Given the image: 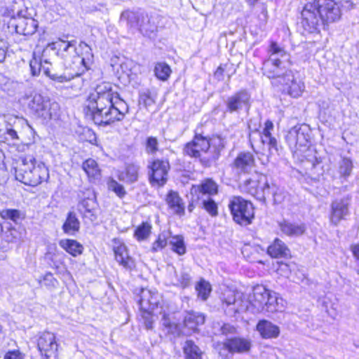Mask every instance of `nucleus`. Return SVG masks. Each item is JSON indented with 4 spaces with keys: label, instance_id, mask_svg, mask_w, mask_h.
Segmentation results:
<instances>
[{
    "label": "nucleus",
    "instance_id": "0e129e2a",
    "mask_svg": "<svg viewBox=\"0 0 359 359\" xmlns=\"http://www.w3.org/2000/svg\"><path fill=\"white\" fill-rule=\"evenodd\" d=\"M8 231L5 232L6 239L8 242H13L14 239L18 237V231L15 229L11 228L10 226H6Z\"/></svg>",
    "mask_w": 359,
    "mask_h": 359
},
{
    "label": "nucleus",
    "instance_id": "bf43d9fd",
    "mask_svg": "<svg viewBox=\"0 0 359 359\" xmlns=\"http://www.w3.org/2000/svg\"><path fill=\"white\" fill-rule=\"evenodd\" d=\"M140 103L143 104L146 108H148L155 103V100L151 96L150 92H147L140 95Z\"/></svg>",
    "mask_w": 359,
    "mask_h": 359
},
{
    "label": "nucleus",
    "instance_id": "2eb2a0df",
    "mask_svg": "<svg viewBox=\"0 0 359 359\" xmlns=\"http://www.w3.org/2000/svg\"><path fill=\"white\" fill-rule=\"evenodd\" d=\"M218 347L222 359H226L228 353L240 354L249 353L252 347V341L249 338L233 337L227 339Z\"/></svg>",
    "mask_w": 359,
    "mask_h": 359
},
{
    "label": "nucleus",
    "instance_id": "20e7f679",
    "mask_svg": "<svg viewBox=\"0 0 359 359\" xmlns=\"http://www.w3.org/2000/svg\"><path fill=\"white\" fill-rule=\"evenodd\" d=\"M34 138L35 131L26 119L15 116H9L6 119L0 117V142L28 146L34 142Z\"/></svg>",
    "mask_w": 359,
    "mask_h": 359
},
{
    "label": "nucleus",
    "instance_id": "c85d7f7f",
    "mask_svg": "<svg viewBox=\"0 0 359 359\" xmlns=\"http://www.w3.org/2000/svg\"><path fill=\"white\" fill-rule=\"evenodd\" d=\"M62 229L65 233L70 236L74 235L79 231L80 222L74 212L70 211L67 213Z\"/></svg>",
    "mask_w": 359,
    "mask_h": 359
},
{
    "label": "nucleus",
    "instance_id": "f3484780",
    "mask_svg": "<svg viewBox=\"0 0 359 359\" xmlns=\"http://www.w3.org/2000/svg\"><path fill=\"white\" fill-rule=\"evenodd\" d=\"M82 197L79 205L80 211L84 218L89 219L91 222H95L97 219L98 209L95 192L88 189Z\"/></svg>",
    "mask_w": 359,
    "mask_h": 359
},
{
    "label": "nucleus",
    "instance_id": "f03ea898",
    "mask_svg": "<svg viewBox=\"0 0 359 359\" xmlns=\"http://www.w3.org/2000/svg\"><path fill=\"white\" fill-rule=\"evenodd\" d=\"M224 147V140L219 136L208 138L196 133L193 140L184 145L183 153L199 158L203 166L210 168L218 161Z\"/></svg>",
    "mask_w": 359,
    "mask_h": 359
},
{
    "label": "nucleus",
    "instance_id": "8fccbe9b",
    "mask_svg": "<svg viewBox=\"0 0 359 359\" xmlns=\"http://www.w3.org/2000/svg\"><path fill=\"white\" fill-rule=\"evenodd\" d=\"M202 207L212 217H216L218 215V207L215 201L210 196L202 201Z\"/></svg>",
    "mask_w": 359,
    "mask_h": 359
},
{
    "label": "nucleus",
    "instance_id": "a878e982",
    "mask_svg": "<svg viewBox=\"0 0 359 359\" xmlns=\"http://www.w3.org/2000/svg\"><path fill=\"white\" fill-rule=\"evenodd\" d=\"M280 231L285 235L290 237H298L303 235L306 226L304 223H291L284 221L279 224Z\"/></svg>",
    "mask_w": 359,
    "mask_h": 359
},
{
    "label": "nucleus",
    "instance_id": "c756f323",
    "mask_svg": "<svg viewBox=\"0 0 359 359\" xmlns=\"http://www.w3.org/2000/svg\"><path fill=\"white\" fill-rule=\"evenodd\" d=\"M166 202L176 214L180 215L184 214V205L177 192L170 191L166 197Z\"/></svg>",
    "mask_w": 359,
    "mask_h": 359
},
{
    "label": "nucleus",
    "instance_id": "4be33fe9",
    "mask_svg": "<svg viewBox=\"0 0 359 359\" xmlns=\"http://www.w3.org/2000/svg\"><path fill=\"white\" fill-rule=\"evenodd\" d=\"M254 166L255 158L250 152L240 153L233 163V167L241 172H248Z\"/></svg>",
    "mask_w": 359,
    "mask_h": 359
},
{
    "label": "nucleus",
    "instance_id": "c03bdc74",
    "mask_svg": "<svg viewBox=\"0 0 359 359\" xmlns=\"http://www.w3.org/2000/svg\"><path fill=\"white\" fill-rule=\"evenodd\" d=\"M169 244L172 247V250L180 255H182L186 252V246L184 238L182 236H176L172 237L169 241Z\"/></svg>",
    "mask_w": 359,
    "mask_h": 359
},
{
    "label": "nucleus",
    "instance_id": "f8f14e48",
    "mask_svg": "<svg viewBox=\"0 0 359 359\" xmlns=\"http://www.w3.org/2000/svg\"><path fill=\"white\" fill-rule=\"evenodd\" d=\"M250 301L245 298L243 294L234 292H229L224 294L222 299V307L226 315L234 316L236 313L250 312Z\"/></svg>",
    "mask_w": 359,
    "mask_h": 359
},
{
    "label": "nucleus",
    "instance_id": "338daca9",
    "mask_svg": "<svg viewBox=\"0 0 359 359\" xmlns=\"http://www.w3.org/2000/svg\"><path fill=\"white\" fill-rule=\"evenodd\" d=\"M167 330L168 332L176 336H180L181 334L180 325L175 323H173Z\"/></svg>",
    "mask_w": 359,
    "mask_h": 359
},
{
    "label": "nucleus",
    "instance_id": "9d476101",
    "mask_svg": "<svg viewBox=\"0 0 359 359\" xmlns=\"http://www.w3.org/2000/svg\"><path fill=\"white\" fill-rule=\"evenodd\" d=\"M311 130L307 124H297L291 128L285 135V141L292 151L307 148L311 143Z\"/></svg>",
    "mask_w": 359,
    "mask_h": 359
},
{
    "label": "nucleus",
    "instance_id": "5fc2aeb1",
    "mask_svg": "<svg viewBox=\"0 0 359 359\" xmlns=\"http://www.w3.org/2000/svg\"><path fill=\"white\" fill-rule=\"evenodd\" d=\"M168 244L167 236L165 233H160L156 241H155L151 247V252H156L163 249Z\"/></svg>",
    "mask_w": 359,
    "mask_h": 359
},
{
    "label": "nucleus",
    "instance_id": "72a5a7b5",
    "mask_svg": "<svg viewBox=\"0 0 359 359\" xmlns=\"http://www.w3.org/2000/svg\"><path fill=\"white\" fill-rule=\"evenodd\" d=\"M9 32L15 31L17 34L24 36L34 34L38 28V24H7Z\"/></svg>",
    "mask_w": 359,
    "mask_h": 359
},
{
    "label": "nucleus",
    "instance_id": "dca6fc26",
    "mask_svg": "<svg viewBox=\"0 0 359 359\" xmlns=\"http://www.w3.org/2000/svg\"><path fill=\"white\" fill-rule=\"evenodd\" d=\"M351 202V196L347 195L341 198H337L331 203L330 222L337 226L341 220L346 219L350 215L349 208Z\"/></svg>",
    "mask_w": 359,
    "mask_h": 359
},
{
    "label": "nucleus",
    "instance_id": "7ed1b4c3",
    "mask_svg": "<svg viewBox=\"0 0 359 359\" xmlns=\"http://www.w3.org/2000/svg\"><path fill=\"white\" fill-rule=\"evenodd\" d=\"M262 71L264 75L274 79L273 84L280 85V89L293 97H298L304 91V83L295 78L294 72L285 67L281 59L265 60Z\"/></svg>",
    "mask_w": 359,
    "mask_h": 359
},
{
    "label": "nucleus",
    "instance_id": "aec40b11",
    "mask_svg": "<svg viewBox=\"0 0 359 359\" xmlns=\"http://www.w3.org/2000/svg\"><path fill=\"white\" fill-rule=\"evenodd\" d=\"M205 317L203 313L193 310L186 311L184 313L183 325L192 332L198 331V327L205 323Z\"/></svg>",
    "mask_w": 359,
    "mask_h": 359
},
{
    "label": "nucleus",
    "instance_id": "f704fd0d",
    "mask_svg": "<svg viewBox=\"0 0 359 359\" xmlns=\"http://www.w3.org/2000/svg\"><path fill=\"white\" fill-rule=\"evenodd\" d=\"M82 168L91 180H98L101 176V171L97 163L93 158H88L82 164Z\"/></svg>",
    "mask_w": 359,
    "mask_h": 359
},
{
    "label": "nucleus",
    "instance_id": "e433bc0d",
    "mask_svg": "<svg viewBox=\"0 0 359 359\" xmlns=\"http://www.w3.org/2000/svg\"><path fill=\"white\" fill-rule=\"evenodd\" d=\"M259 175H256L252 177L245 180L243 184H241V190L252 196H254L255 194H257L256 189L259 184Z\"/></svg>",
    "mask_w": 359,
    "mask_h": 359
},
{
    "label": "nucleus",
    "instance_id": "a19ab883",
    "mask_svg": "<svg viewBox=\"0 0 359 359\" xmlns=\"http://www.w3.org/2000/svg\"><path fill=\"white\" fill-rule=\"evenodd\" d=\"M353 162L349 158L344 157L339 162L338 172L341 177L346 179L348 177L353 170Z\"/></svg>",
    "mask_w": 359,
    "mask_h": 359
},
{
    "label": "nucleus",
    "instance_id": "412c9836",
    "mask_svg": "<svg viewBox=\"0 0 359 359\" xmlns=\"http://www.w3.org/2000/svg\"><path fill=\"white\" fill-rule=\"evenodd\" d=\"M75 43V41H67L59 39L57 41L47 45L43 50V57H47L50 50H55L57 56L64 58L66 57L65 53H67L70 48H74Z\"/></svg>",
    "mask_w": 359,
    "mask_h": 359
},
{
    "label": "nucleus",
    "instance_id": "b1692460",
    "mask_svg": "<svg viewBox=\"0 0 359 359\" xmlns=\"http://www.w3.org/2000/svg\"><path fill=\"white\" fill-rule=\"evenodd\" d=\"M116 260L125 269L132 270L135 264L134 260L128 255L127 248L121 244L114 249Z\"/></svg>",
    "mask_w": 359,
    "mask_h": 359
},
{
    "label": "nucleus",
    "instance_id": "7c9ffc66",
    "mask_svg": "<svg viewBox=\"0 0 359 359\" xmlns=\"http://www.w3.org/2000/svg\"><path fill=\"white\" fill-rule=\"evenodd\" d=\"M271 184L264 175H259V184L256 189L257 194L254 197L260 201H265L267 196L271 194Z\"/></svg>",
    "mask_w": 359,
    "mask_h": 359
},
{
    "label": "nucleus",
    "instance_id": "1a4fd4ad",
    "mask_svg": "<svg viewBox=\"0 0 359 359\" xmlns=\"http://www.w3.org/2000/svg\"><path fill=\"white\" fill-rule=\"evenodd\" d=\"M228 206L235 222L241 226H247L252 223L254 218V207L250 201L241 196H233Z\"/></svg>",
    "mask_w": 359,
    "mask_h": 359
},
{
    "label": "nucleus",
    "instance_id": "bb28decb",
    "mask_svg": "<svg viewBox=\"0 0 359 359\" xmlns=\"http://www.w3.org/2000/svg\"><path fill=\"white\" fill-rule=\"evenodd\" d=\"M267 253L274 258L288 257L290 256V251L287 245L279 238H276L273 243L267 249Z\"/></svg>",
    "mask_w": 359,
    "mask_h": 359
},
{
    "label": "nucleus",
    "instance_id": "6e6d98bb",
    "mask_svg": "<svg viewBox=\"0 0 359 359\" xmlns=\"http://www.w3.org/2000/svg\"><path fill=\"white\" fill-rule=\"evenodd\" d=\"M120 67L123 73L130 76L133 74H136L135 69L138 66L133 60H127L121 64Z\"/></svg>",
    "mask_w": 359,
    "mask_h": 359
},
{
    "label": "nucleus",
    "instance_id": "4d7b16f0",
    "mask_svg": "<svg viewBox=\"0 0 359 359\" xmlns=\"http://www.w3.org/2000/svg\"><path fill=\"white\" fill-rule=\"evenodd\" d=\"M142 318L144 320V324L145 327L147 330H152L153 329V324H154V316L151 314V310L147 311H140Z\"/></svg>",
    "mask_w": 359,
    "mask_h": 359
},
{
    "label": "nucleus",
    "instance_id": "79ce46f5",
    "mask_svg": "<svg viewBox=\"0 0 359 359\" xmlns=\"http://www.w3.org/2000/svg\"><path fill=\"white\" fill-rule=\"evenodd\" d=\"M0 216L2 219H10L15 223H18L24 219L23 213L16 209H4L0 212Z\"/></svg>",
    "mask_w": 359,
    "mask_h": 359
},
{
    "label": "nucleus",
    "instance_id": "e2e57ef3",
    "mask_svg": "<svg viewBox=\"0 0 359 359\" xmlns=\"http://www.w3.org/2000/svg\"><path fill=\"white\" fill-rule=\"evenodd\" d=\"M4 359H24V355L19 350L8 351Z\"/></svg>",
    "mask_w": 359,
    "mask_h": 359
},
{
    "label": "nucleus",
    "instance_id": "a18cd8bd",
    "mask_svg": "<svg viewBox=\"0 0 359 359\" xmlns=\"http://www.w3.org/2000/svg\"><path fill=\"white\" fill-rule=\"evenodd\" d=\"M144 149L145 152L148 155H156L159 151V143L158 139L154 136L147 137L145 140Z\"/></svg>",
    "mask_w": 359,
    "mask_h": 359
},
{
    "label": "nucleus",
    "instance_id": "423d86ee",
    "mask_svg": "<svg viewBox=\"0 0 359 359\" xmlns=\"http://www.w3.org/2000/svg\"><path fill=\"white\" fill-rule=\"evenodd\" d=\"M336 0H313L307 3L302 11V17L305 22H313L317 15L322 22H334L340 18V10Z\"/></svg>",
    "mask_w": 359,
    "mask_h": 359
},
{
    "label": "nucleus",
    "instance_id": "39448f33",
    "mask_svg": "<svg viewBox=\"0 0 359 359\" xmlns=\"http://www.w3.org/2000/svg\"><path fill=\"white\" fill-rule=\"evenodd\" d=\"M32 156L20 157L14 167L15 179L28 186H36L49 177L48 168L43 163H39Z\"/></svg>",
    "mask_w": 359,
    "mask_h": 359
},
{
    "label": "nucleus",
    "instance_id": "680f3d73",
    "mask_svg": "<svg viewBox=\"0 0 359 359\" xmlns=\"http://www.w3.org/2000/svg\"><path fill=\"white\" fill-rule=\"evenodd\" d=\"M236 332V328L229 324V323H223L222 325L219 327V334L222 335H228L229 334H234Z\"/></svg>",
    "mask_w": 359,
    "mask_h": 359
},
{
    "label": "nucleus",
    "instance_id": "cd10ccee",
    "mask_svg": "<svg viewBox=\"0 0 359 359\" xmlns=\"http://www.w3.org/2000/svg\"><path fill=\"white\" fill-rule=\"evenodd\" d=\"M185 359H203V351L192 339H187L182 346Z\"/></svg>",
    "mask_w": 359,
    "mask_h": 359
},
{
    "label": "nucleus",
    "instance_id": "de8ad7c7",
    "mask_svg": "<svg viewBox=\"0 0 359 359\" xmlns=\"http://www.w3.org/2000/svg\"><path fill=\"white\" fill-rule=\"evenodd\" d=\"M312 166L310 170L311 177L316 180H319L320 177L323 175L324 169L322 165V158L320 157L315 158V161L312 162Z\"/></svg>",
    "mask_w": 359,
    "mask_h": 359
},
{
    "label": "nucleus",
    "instance_id": "473e14b6",
    "mask_svg": "<svg viewBox=\"0 0 359 359\" xmlns=\"http://www.w3.org/2000/svg\"><path fill=\"white\" fill-rule=\"evenodd\" d=\"M195 189L203 194L209 196L215 195L218 193V185L212 178L203 180L200 184L193 186L192 189Z\"/></svg>",
    "mask_w": 359,
    "mask_h": 359
},
{
    "label": "nucleus",
    "instance_id": "4468645a",
    "mask_svg": "<svg viewBox=\"0 0 359 359\" xmlns=\"http://www.w3.org/2000/svg\"><path fill=\"white\" fill-rule=\"evenodd\" d=\"M147 168L149 180L152 186L162 187L166 183L170 168L168 159H154L149 163Z\"/></svg>",
    "mask_w": 359,
    "mask_h": 359
},
{
    "label": "nucleus",
    "instance_id": "9b49d317",
    "mask_svg": "<svg viewBox=\"0 0 359 359\" xmlns=\"http://www.w3.org/2000/svg\"><path fill=\"white\" fill-rule=\"evenodd\" d=\"M29 67L33 76H38L43 71L46 76L57 83H64L72 79V76H67L65 74L52 73L50 69L53 67L52 64L46 57H43V53L41 56H37L36 52H34L32 58L29 62Z\"/></svg>",
    "mask_w": 359,
    "mask_h": 359
},
{
    "label": "nucleus",
    "instance_id": "864d4df0",
    "mask_svg": "<svg viewBox=\"0 0 359 359\" xmlns=\"http://www.w3.org/2000/svg\"><path fill=\"white\" fill-rule=\"evenodd\" d=\"M139 25L138 29L142 35L149 38H153L156 36L157 27L156 24H136Z\"/></svg>",
    "mask_w": 359,
    "mask_h": 359
},
{
    "label": "nucleus",
    "instance_id": "58836bf2",
    "mask_svg": "<svg viewBox=\"0 0 359 359\" xmlns=\"http://www.w3.org/2000/svg\"><path fill=\"white\" fill-rule=\"evenodd\" d=\"M172 70L165 62H157L154 67L155 76L161 81H165L170 76Z\"/></svg>",
    "mask_w": 359,
    "mask_h": 359
},
{
    "label": "nucleus",
    "instance_id": "09e8293b",
    "mask_svg": "<svg viewBox=\"0 0 359 359\" xmlns=\"http://www.w3.org/2000/svg\"><path fill=\"white\" fill-rule=\"evenodd\" d=\"M151 298V290L147 289H141L138 304L140 311L151 310V306H149V299Z\"/></svg>",
    "mask_w": 359,
    "mask_h": 359
},
{
    "label": "nucleus",
    "instance_id": "a211bd4d",
    "mask_svg": "<svg viewBox=\"0 0 359 359\" xmlns=\"http://www.w3.org/2000/svg\"><path fill=\"white\" fill-rule=\"evenodd\" d=\"M37 346L42 355L48 359L57 349L55 336L50 332H44L38 339Z\"/></svg>",
    "mask_w": 359,
    "mask_h": 359
},
{
    "label": "nucleus",
    "instance_id": "49530a36",
    "mask_svg": "<svg viewBox=\"0 0 359 359\" xmlns=\"http://www.w3.org/2000/svg\"><path fill=\"white\" fill-rule=\"evenodd\" d=\"M196 290L198 292V297L205 301L208 298L212 288L208 282L201 280L196 285Z\"/></svg>",
    "mask_w": 359,
    "mask_h": 359
},
{
    "label": "nucleus",
    "instance_id": "6e6552de",
    "mask_svg": "<svg viewBox=\"0 0 359 359\" xmlns=\"http://www.w3.org/2000/svg\"><path fill=\"white\" fill-rule=\"evenodd\" d=\"M248 130L249 142L255 152H258V149L266 144L269 152L268 156L280 155L281 147H278L276 138L271 135V130L263 129L260 132L256 126L252 127L250 123L248 124Z\"/></svg>",
    "mask_w": 359,
    "mask_h": 359
},
{
    "label": "nucleus",
    "instance_id": "0eeeda50",
    "mask_svg": "<svg viewBox=\"0 0 359 359\" xmlns=\"http://www.w3.org/2000/svg\"><path fill=\"white\" fill-rule=\"evenodd\" d=\"M26 104L32 113L44 120L57 119L60 116V104L48 97L34 93L23 97Z\"/></svg>",
    "mask_w": 359,
    "mask_h": 359
},
{
    "label": "nucleus",
    "instance_id": "393cba45",
    "mask_svg": "<svg viewBox=\"0 0 359 359\" xmlns=\"http://www.w3.org/2000/svg\"><path fill=\"white\" fill-rule=\"evenodd\" d=\"M121 20L127 22H150L151 19L144 10L138 8L123 11L121 15Z\"/></svg>",
    "mask_w": 359,
    "mask_h": 359
},
{
    "label": "nucleus",
    "instance_id": "ddd939ff",
    "mask_svg": "<svg viewBox=\"0 0 359 359\" xmlns=\"http://www.w3.org/2000/svg\"><path fill=\"white\" fill-rule=\"evenodd\" d=\"M251 95L246 89L238 90L226 97L224 102L225 110L224 114H239L243 110L248 111L250 107Z\"/></svg>",
    "mask_w": 359,
    "mask_h": 359
},
{
    "label": "nucleus",
    "instance_id": "3c124183",
    "mask_svg": "<svg viewBox=\"0 0 359 359\" xmlns=\"http://www.w3.org/2000/svg\"><path fill=\"white\" fill-rule=\"evenodd\" d=\"M139 166L135 164H128L126 166L125 172L128 177V184H131L138 180Z\"/></svg>",
    "mask_w": 359,
    "mask_h": 359
},
{
    "label": "nucleus",
    "instance_id": "ea45409f",
    "mask_svg": "<svg viewBox=\"0 0 359 359\" xmlns=\"http://www.w3.org/2000/svg\"><path fill=\"white\" fill-rule=\"evenodd\" d=\"M271 194L273 196V203L281 205L288 199V194L283 188L271 184Z\"/></svg>",
    "mask_w": 359,
    "mask_h": 359
},
{
    "label": "nucleus",
    "instance_id": "13d9d810",
    "mask_svg": "<svg viewBox=\"0 0 359 359\" xmlns=\"http://www.w3.org/2000/svg\"><path fill=\"white\" fill-rule=\"evenodd\" d=\"M318 25L319 24H301V27L299 29H302V34L304 35L318 34L320 32L319 28L318 27Z\"/></svg>",
    "mask_w": 359,
    "mask_h": 359
},
{
    "label": "nucleus",
    "instance_id": "052dcab7",
    "mask_svg": "<svg viewBox=\"0 0 359 359\" xmlns=\"http://www.w3.org/2000/svg\"><path fill=\"white\" fill-rule=\"evenodd\" d=\"M191 281V276L184 271H182L178 277V284L182 287H187L190 285Z\"/></svg>",
    "mask_w": 359,
    "mask_h": 359
},
{
    "label": "nucleus",
    "instance_id": "774afa93",
    "mask_svg": "<svg viewBox=\"0 0 359 359\" xmlns=\"http://www.w3.org/2000/svg\"><path fill=\"white\" fill-rule=\"evenodd\" d=\"M224 69L222 66L217 67L214 76L218 81H222L224 79Z\"/></svg>",
    "mask_w": 359,
    "mask_h": 359
},
{
    "label": "nucleus",
    "instance_id": "69168bd1",
    "mask_svg": "<svg viewBox=\"0 0 359 359\" xmlns=\"http://www.w3.org/2000/svg\"><path fill=\"white\" fill-rule=\"evenodd\" d=\"M158 294L156 292H152L151 291V298L149 299V306H151V311H153L155 308L158 306Z\"/></svg>",
    "mask_w": 359,
    "mask_h": 359
},
{
    "label": "nucleus",
    "instance_id": "f257e3e1",
    "mask_svg": "<svg viewBox=\"0 0 359 359\" xmlns=\"http://www.w3.org/2000/svg\"><path fill=\"white\" fill-rule=\"evenodd\" d=\"M83 111L95 124L107 127L122 121L129 107L113 90L111 84L103 83L88 95Z\"/></svg>",
    "mask_w": 359,
    "mask_h": 359
},
{
    "label": "nucleus",
    "instance_id": "603ef678",
    "mask_svg": "<svg viewBox=\"0 0 359 359\" xmlns=\"http://www.w3.org/2000/svg\"><path fill=\"white\" fill-rule=\"evenodd\" d=\"M264 310L267 312H275L279 310L278 304V298L276 294H271V292L269 290V295L266 300V305Z\"/></svg>",
    "mask_w": 359,
    "mask_h": 359
},
{
    "label": "nucleus",
    "instance_id": "6ab92c4d",
    "mask_svg": "<svg viewBox=\"0 0 359 359\" xmlns=\"http://www.w3.org/2000/svg\"><path fill=\"white\" fill-rule=\"evenodd\" d=\"M269 295V290L264 286L257 285L254 287L253 296L249 299L250 301L251 313H255L264 310L266 300Z\"/></svg>",
    "mask_w": 359,
    "mask_h": 359
},
{
    "label": "nucleus",
    "instance_id": "2f4dec72",
    "mask_svg": "<svg viewBox=\"0 0 359 359\" xmlns=\"http://www.w3.org/2000/svg\"><path fill=\"white\" fill-rule=\"evenodd\" d=\"M59 245L73 257L81 255L83 250V245L76 240L62 239L59 241Z\"/></svg>",
    "mask_w": 359,
    "mask_h": 359
},
{
    "label": "nucleus",
    "instance_id": "37998d69",
    "mask_svg": "<svg viewBox=\"0 0 359 359\" xmlns=\"http://www.w3.org/2000/svg\"><path fill=\"white\" fill-rule=\"evenodd\" d=\"M151 225L148 222H142L137 227L134 236L137 241L146 240L151 234Z\"/></svg>",
    "mask_w": 359,
    "mask_h": 359
},
{
    "label": "nucleus",
    "instance_id": "4c0bfd02",
    "mask_svg": "<svg viewBox=\"0 0 359 359\" xmlns=\"http://www.w3.org/2000/svg\"><path fill=\"white\" fill-rule=\"evenodd\" d=\"M107 189L113 191L119 198H123L127 194L123 185L118 183L111 177H108L107 180Z\"/></svg>",
    "mask_w": 359,
    "mask_h": 359
},
{
    "label": "nucleus",
    "instance_id": "c9c22d12",
    "mask_svg": "<svg viewBox=\"0 0 359 359\" xmlns=\"http://www.w3.org/2000/svg\"><path fill=\"white\" fill-rule=\"evenodd\" d=\"M267 53L269 58L281 59L283 60V58L288 57V55L285 49L273 41H271Z\"/></svg>",
    "mask_w": 359,
    "mask_h": 359
},
{
    "label": "nucleus",
    "instance_id": "5701e85b",
    "mask_svg": "<svg viewBox=\"0 0 359 359\" xmlns=\"http://www.w3.org/2000/svg\"><path fill=\"white\" fill-rule=\"evenodd\" d=\"M256 328L263 339L277 338L280 334L279 327L267 320H260Z\"/></svg>",
    "mask_w": 359,
    "mask_h": 359
}]
</instances>
